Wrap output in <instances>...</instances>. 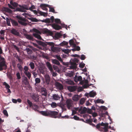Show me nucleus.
Here are the masks:
<instances>
[{
  "mask_svg": "<svg viewBox=\"0 0 132 132\" xmlns=\"http://www.w3.org/2000/svg\"><path fill=\"white\" fill-rule=\"evenodd\" d=\"M31 6L30 5H23L22 6L19 5L20 7L16 8L15 10L16 11L26 12V10H29L35 14H39L41 15H43L44 16L47 15V13L44 12L39 10H38L37 11L36 10H33V9H35V6L32 4H31Z\"/></svg>",
  "mask_w": 132,
  "mask_h": 132,
  "instance_id": "1",
  "label": "nucleus"
},
{
  "mask_svg": "<svg viewBox=\"0 0 132 132\" xmlns=\"http://www.w3.org/2000/svg\"><path fill=\"white\" fill-rule=\"evenodd\" d=\"M40 113L43 116H50L54 117L55 118L57 117L55 116H57L58 114V112L55 111H51L49 110H47L45 111H41Z\"/></svg>",
  "mask_w": 132,
  "mask_h": 132,
  "instance_id": "2",
  "label": "nucleus"
},
{
  "mask_svg": "<svg viewBox=\"0 0 132 132\" xmlns=\"http://www.w3.org/2000/svg\"><path fill=\"white\" fill-rule=\"evenodd\" d=\"M109 124L108 123H104L102 122L101 123H99L96 126L97 129L101 131H103L104 132H106L108 130Z\"/></svg>",
  "mask_w": 132,
  "mask_h": 132,
  "instance_id": "3",
  "label": "nucleus"
},
{
  "mask_svg": "<svg viewBox=\"0 0 132 132\" xmlns=\"http://www.w3.org/2000/svg\"><path fill=\"white\" fill-rule=\"evenodd\" d=\"M33 30L35 32L33 34V36L38 39L42 40V38L40 36V34H41V32L36 29H33Z\"/></svg>",
  "mask_w": 132,
  "mask_h": 132,
  "instance_id": "4",
  "label": "nucleus"
},
{
  "mask_svg": "<svg viewBox=\"0 0 132 132\" xmlns=\"http://www.w3.org/2000/svg\"><path fill=\"white\" fill-rule=\"evenodd\" d=\"M22 15L32 22H37V19L35 18H32V15L29 13L25 12L23 13Z\"/></svg>",
  "mask_w": 132,
  "mask_h": 132,
  "instance_id": "5",
  "label": "nucleus"
},
{
  "mask_svg": "<svg viewBox=\"0 0 132 132\" xmlns=\"http://www.w3.org/2000/svg\"><path fill=\"white\" fill-rule=\"evenodd\" d=\"M18 22L20 24L24 26L28 24L27 20L25 18L20 16L18 18Z\"/></svg>",
  "mask_w": 132,
  "mask_h": 132,
  "instance_id": "6",
  "label": "nucleus"
},
{
  "mask_svg": "<svg viewBox=\"0 0 132 132\" xmlns=\"http://www.w3.org/2000/svg\"><path fill=\"white\" fill-rule=\"evenodd\" d=\"M74 80L76 82L80 81L79 83L82 85L84 84L83 81H82V78L81 76L78 77L76 75L74 78Z\"/></svg>",
  "mask_w": 132,
  "mask_h": 132,
  "instance_id": "7",
  "label": "nucleus"
},
{
  "mask_svg": "<svg viewBox=\"0 0 132 132\" xmlns=\"http://www.w3.org/2000/svg\"><path fill=\"white\" fill-rule=\"evenodd\" d=\"M10 4H8V5L9 7L11 9H14L15 7H16L18 5L17 3L13 2L12 1L10 2Z\"/></svg>",
  "mask_w": 132,
  "mask_h": 132,
  "instance_id": "8",
  "label": "nucleus"
},
{
  "mask_svg": "<svg viewBox=\"0 0 132 132\" xmlns=\"http://www.w3.org/2000/svg\"><path fill=\"white\" fill-rule=\"evenodd\" d=\"M67 106L68 109H70L72 106L73 104V101L71 99H68L66 101Z\"/></svg>",
  "mask_w": 132,
  "mask_h": 132,
  "instance_id": "9",
  "label": "nucleus"
},
{
  "mask_svg": "<svg viewBox=\"0 0 132 132\" xmlns=\"http://www.w3.org/2000/svg\"><path fill=\"white\" fill-rule=\"evenodd\" d=\"M31 96L32 98L36 102L38 101H39V96L36 94H32L31 95Z\"/></svg>",
  "mask_w": 132,
  "mask_h": 132,
  "instance_id": "10",
  "label": "nucleus"
},
{
  "mask_svg": "<svg viewBox=\"0 0 132 132\" xmlns=\"http://www.w3.org/2000/svg\"><path fill=\"white\" fill-rule=\"evenodd\" d=\"M45 83L47 85H48L50 82V79L49 76L48 75L46 74L45 76Z\"/></svg>",
  "mask_w": 132,
  "mask_h": 132,
  "instance_id": "11",
  "label": "nucleus"
},
{
  "mask_svg": "<svg viewBox=\"0 0 132 132\" xmlns=\"http://www.w3.org/2000/svg\"><path fill=\"white\" fill-rule=\"evenodd\" d=\"M76 86H68L67 87V89L69 90L71 92H72L75 91L77 89Z\"/></svg>",
  "mask_w": 132,
  "mask_h": 132,
  "instance_id": "12",
  "label": "nucleus"
},
{
  "mask_svg": "<svg viewBox=\"0 0 132 132\" xmlns=\"http://www.w3.org/2000/svg\"><path fill=\"white\" fill-rule=\"evenodd\" d=\"M41 93L43 95L46 96L47 95V91L45 88L42 87L41 88Z\"/></svg>",
  "mask_w": 132,
  "mask_h": 132,
  "instance_id": "13",
  "label": "nucleus"
},
{
  "mask_svg": "<svg viewBox=\"0 0 132 132\" xmlns=\"http://www.w3.org/2000/svg\"><path fill=\"white\" fill-rule=\"evenodd\" d=\"M70 63L71 66H70V68L71 69H75V70H76L77 69V64L75 62H72L71 61Z\"/></svg>",
  "mask_w": 132,
  "mask_h": 132,
  "instance_id": "14",
  "label": "nucleus"
},
{
  "mask_svg": "<svg viewBox=\"0 0 132 132\" xmlns=\"http://www.w3.org/2000/svg\"><path fill=\"white\" fill-rule=\"evenodd\" d=\"M54 20V17L53 16L51 17V19H47L45 20H43L42 21L43 22H45L48 23L52 22Z\"/></svg>",
  "mask_w": 132,
  "mask_h": 132,
  "instance_id": "15",
  "label": "nucleus"
},
{
  "mask_svg": "<svg viewBox=\"0 0 132 132\" xmlns=\"http://www.w3.org/2000/svg\"><path fill=\"white\" fill-rule=\"evenodd\" d=\"M5 32V31L2 30L0 31V38L2 40H4V36Z\"/></svg>",
  "mask_w": 132,
  "mask_h": 132,
  "instance_id": "16",
  "label": "nucleus"
},
{
  "mask_svg": "<svg viewBox=\"0 0 132 132\" xmlns=\"http://www.w3.org/2000/svg\"><path fill=\"white\" fill-rule=\"evenodd\" d=\"M55 85L56 87L60 90L62 89L63 88V87L62 85L59 83H56Z\"/></svg>",
  "mask_w": 132,
  "mask_h": 132,
  "instance_id": "17",
  "label": "nucleus"
},
{
  "mask_svg": "<svg viewBox=\"0 0 132 132\" xmlns=\"http://www.w3.org/2000/svg\"><path fill=\"white\" fill-rule=\"evenodd\" d=\"M52 62L53 63L55 64H56L59 66L60 67H61V65L60 64V63L56 59L52 60Z\"/></svg>",
  "mask_w": 132,
  "mask_h": 132,
  "instance_id": "18",
  "label": "nucleus"
},
{
  "mask_svg": "<svg viewBox=\"0 0 132 132\" xmlns=\"http://www.w3.org/2000/svg\"><path fill=\"white\" fill-rule=\"evenodd\" d=\"M53 99L55 100H57L60 98V97L57 94H54L52 96Z\"/></svg>",
  "mask_w": 132,
  "mask_h": 132,
  "instance_id": "19",
  "label": "nucleus"
},
{
  "mask_svg": "<svg viewBox=\"0 0 132 132\" xmlns=\"http://www.w3.org/2000/svg\"><path fill=\"white\" fill-rule=\"evenodd\" d=\"M51 48L52 52H57L59 50L58 47H54V46L51 47Z\"/></svg>",
  "mask_w": 132,
  "mask_h": 132,
  "instance_id": "20",
  "label": "nucleus"
},
{
  "mask_svg": "<svg viewBox=\"0 0 132 132\" xmlns=\"http://www.w3.org/2000/svg\"><path fill=\"white\" fill-rule=\"evenodd\" d=\"M79 98L80 96L79 95H75L72 97V100L73 101H76L79 100Z\"/></svg>",
  "mask_w": 132,
  "mask_h": 132,
  "instance_id": "21",
  "label": "nucleus"
},
{
  "mask_svg": "<svg viewBox=\"0 0 132 132\" xmlns=\"http://www.w3.org/2000/svg\"><path fill=\"white\" fill-rule=\"evenodd\" d=\"M46 64L47 66L50 71H52L53 69L50 63L49 62H47L46 63Z\"/></svg>",
  "mask_w": 132,
  "mask_h": 132,
  "instance_id": "22",
  "label": "nucleus"
},
{
  "mask_svg": "<svg viewBox=\"0 0 132 132\" xmlns=\"http://www.w3.org/2000/svg\"><path fill=\"white\" fill-rule=\"evenodd\" d=\"M48 5L45 4H41L40 5L41 8L44 10L47 11V9L46 8Z\"/></svg>",
  "mask_w": 132,
  "mask_h": 132,
  "instance_id": "23",
  "label": "nucleus"
},
{
  "mask_svg": "<svg viewBox=\"0 0 132 132\" xmlns=\"http://www.w3.org/2000/svg\"><path fill=\"white\" fill-rule=\"evenodd\" d=\"M65 82L68 85H74V83L73 81L69 80H66L65 81Z\"/></svg>",
  "mask_w": 132,
  "mask_h": 132,
  "instance_id": "24",
  "label": "nucleus"
},
{
  "mask_svg": "<svg viewBox=\"0 0 132 132\" xmlns=\"http://www.w3.org/2000/svg\"><path fill=\"white\" fill-rule=\"evenodd\" d=\"M3 10L6 12H7L9 13H12V11L7 7H4L3 8Z\"/></svg>",
  "mask_w": 132,
  "mask_h": 132,
  "instance_id": "25",
  "label": "nucleus"
},
{
  "mask_svg": "<svg viewBox=\"0 0 132 132\" xmlns=\"http://www.w3.org/2000/svg\"><path fill=\"white\" fill-rule=\"evenodd\" d=\"M52 27L54 28L57 30H59L61 28L60 26L55 24H53Z\"/></svg>",
  "mask_w": 132,
  "mask_h": 132,
  "instance_id": "26",
  "label": "nucleus"
},
{
  "mask_svg": "<svg viewBox=\"0 0 132 132\" xmlns=\"http://www.w3.org/2000/svg\"><path fill=\"white\" fill-rule=\"evenodd\" d=\"M89 96L91 97H93L96 95V93L93 91H92L89 93Z\"/></svg>",
  "mask_w": 132,
  "mask_h": 132,
  "instance_id": "27",
  "label": "nucleus"
},
{
  "mask_svg": "<svg viewBox=\"0 0 132 132\" xmlns=\"http://www.w3.org/2000/svg\"><path fill=\"white\" fill-rule=\"evenodd\" d=\"M11 32L12 34L16 36H18L19 35V32L15 29H12Z\"/></svg>",
  "mask_w": 132,
  "mask_h": 132,
  "instance_id": "28",
  "label": "nucleus"
},
{
  "mask_svg": "<svg viewBox=\"0 0 132 132\" xmlns=\"http://www.w3.org/2000/svg\"><path fill=\"white\" fill-rule=\"evenodd\" d=\"M53 67L54 70H55L56 71L58 72H59L60 71V70L57 66L54 65H53Z\"/></svg>",
  "mask_w": 132,
  "mask_h": 132,
  "instance_id": "29",
  "label": "nucleus"
},
{
  "mask_svg": "<svg viewBox=\"0 0 132 132\" xmlns=\"http://www.w3.org/2000/svg\"><path fill=\"white\" fill-rule=\"evenodd\" d=\"M26 38L30 40H32L33 39L32 36L28 34H26L25 36Z\"/></svg>",
  "mask_w": 132,
  "mask_h": 132,
  "instance_id": "30",
  "label": "nucleus"
},
{
  "mask_svg": "<svg viewBox=\"0 0 132 132\" xmlns=\"http://www.w3.org/2000/svg\"><path fill=\"white\" fill-rule=\"evenodd\" d=\"M96 103H101L103 104L104 103V101H103L102 99H98L96 101H95Z\"/></svg>",
  "mask_w": 132,
  "mask_h": 132,
  "instance_id": "31",
  "label": "nucleus"
},
{
  "mask_svg": "<svg viewBox=\"0 0 132 132\" xmlns=\"http://www.w3.org/2000/svg\"><path fill=\"white\" fill-rule=\"evenodd\" d=\"M11 22L12 24L14 26H18V23L15 20H11Z\"/></svg>",
  "mask_w": 132,
  "mask_h": 132,
  "instance_id": "32",
  "label": "nucleus"
},
{
  "mask_svg": "<svg viewBox=\"0 0 132 132\" xmlns=\"http://www.w3.org/2000/svg\"><path fill=\"white\" fill-rule=\"evenodd\" d=\"M62 51L63 52L65 53L68 54L71 51V50H69L68 49H63L62 50Z\"/></svg>",
  "mask_w": 132,
  "mask_h": 132,
  "instance_id": "33",
  "label": "nucleus"
},
{
  "mask_svg": "<svg viewBox=\"0 0 132 132\" xmlns=\"http://www.w3.org/2000/svg\"><path fill=\"white\" fill-rule=\"evenodd\" d=\"M69 44L71 45H72L73 46H75L76 44L75 43L74 41L72 40L71 39L69 41Z\"/></svg>",
  "mask_w": 132,
  "mask_h": 132,
  "instance_id": "34",
  "label": "nucleus"
},
{
  "mask_svg": "<svg viewBox=\"0 0 132 132\" xmlns=\"http://www.w3.org/2000/svg\"><path fill=\"white\" fill-rule=\"evenodd\" d=\"M35 85H36L37 84H39L41 80L39 78H35Z\"/></svg>",
  "mask_w": 132,
  "mask_h": 132,
  "instance_id": "35",
  "label": "nucleus"
},
{
  "mask_svg": "<svg viewBox=\"0 0 132 132\" xmlns=\"http://www.w3.org/2000/svg\"><path fill=\"white\" fill-rule=\"evenodd\" d=\"M6 20L7 22V24L8 26H10L11 24L10 22L11 21V20L12 19H9L8 18H6Z\"/></svg>",
  "mask_w": 132,
  "mask_h": 132,
  "instance_id": "36",
  "label": "nucleus"
},
{
  "mask_svg": "<svg viewBox=\"0 0 132 132\" xmlns=\"http://www.w3.org/2000/svg\"><path fill=\"white\" fill-rule=\"evenodd\" d=\"M25 75L28 77L29 79H30L31 77V74L30 72H27L24 73Z\"/></svg>",
  "mask_w": 132,
  "mask_h": 132,
  "instance_id": "37",
  "label": "nucleus"
},
{
  "mask_svg": "<svg viewBox=\"0 0 132 132\" xmlns=\"http://www.w3.org/2000/svg\"><path fill=\"white\" fill-rule=\"evenodd\" d=\"M23 82L25 85H28V81L27 79V77H25L24 78Z\"/></svg>",
  "mask_w": 132,
  "mask_h": 132,
  "instance_id": "38",
  "label": "nucleus"
},
{
  "mask_svg": "<svg viewBox=\"0 0 132 132\" xmlns=\"http://www.w3.org/2000/svg\"><path fill=\"white\" fill-rule=\"evenodd\" d=\"M80 109H79V111L80 112V113L83 114L86 113L87 109L86 108L84 107L83 109L81 111H80Z\"/></svg>",
  "mask_w": 132,
  "mask_h": 132,
  "instance_id": "39",
  "label": "nucleus"
},
{
  "mask_svg": "<svg viewBox=\"0 0 132 132\" xmlns=\"http://www.w3.org/2000/svg\"><path fill=\"white\" fill-rule=\"evenodd\" d=\"M85 99L84 98H82L80 100L79 102L80 104L81 105L83 104L85 102Z\"/></svg>",
  "mask_w": 132,
  "mask_h": 132,
  "instance_id": "40",
  "label": "nucleus"
},
{
  "mask_svg": "<svg viewBox=\"0 0 132 132\" xmlns=\"http://www.w3.org/2000/svg\"><path fill=\"white\" fill-rule=\"evenodd\" d=\"M25 50L26 51V52L28 54H31L32 53L31 50L29 48H26Z\"/></svg>",
  "mask_w": 132,
  "mask_h": 132,
  "instance_id": "41",
  "label": "nucleus"
},
{
  "mask_svg": "<svg viewBox=\"0 0 132 132\" xmlns=\"http://www.w3.org/2000/svg\"><path fill=\"white\" fill-rule=\"evenodd\" d=\"M50 105L51 107L53 108H55L57 106V104L55 102H52Z\"/></svg>",
  "mask_w": 132,
  "mask_h": 132,
  "instance_id": "42",
  "label": "nucleus"
},
{
  "mask_svg": "<svg viewBox=\"0 0 132 132\" xmlns=\"http://www.w3.org/2000/svg\"><path fill=\"white\" fill-rule=\"evenodd\" d=\"M35 70L33 71L31 73L33 75V77L34 78H35L38 75V73L35 72Z\"/></svg>",
  "mask_w": 132,
  "mask_h": 132,
  "instance_id": "43",
  "label": "nucleus"
},
{
  "mask_svg": "<svg viewBox=\"0 0 132 132\" xmlns=\"http://www.w3.org/2000/svg\"><path fill=\"white\" fill-rule=\"evenodd\" d=\"M68 42L65 41H63L61 43H60V45L61 46H63L65 45H66L68 44Z\"/></svg>",
  "mask_w": 132,
  "mask_h": 132,
  "instance_id": "44",
  "label": "nucleus"
},
{
  "mask_svg": "<svg viewBox=\"0 0 132 132\" xmlns=\"http://www.w3.org/2000/svg\"><path fill=\"white\" fill-rule=\"evenodd\" d=\"M29 65L30 66L31 68L32 69H33L35 68V65L34 63L32 62H31L29 64Z\"/></svg>",
  "mask_w": 132,
  "mask_h": 132,
  "instance_id": "45",
  "label": "nucleus"
},
{
  "mask_svg": "<svg viewBox=\"0 0 132 132\" xmlns=\"http://www.w3.org/2000/svg\"><path fill=\"white\" fill-rule=\"evenodd\" d=\"M29 68L27 66H25L24 68V73L28 72Z\"/></svg>",
  "mask_w": 132,
  "mask_h": 132,
  "instance_id": "46",
  "label": "nucleus"
},
{
  "mask_svg": "<svg viewBox=\"0 0 132 132\" xmlns=\"http://www.w3.org/2000/svg\"><path fill=\"white\" fill-rule=\"evenodd\" d=\"M38 107V106L37 105L35 104L33 105L32 106V109L35 111L37 110Z\"/></svg>",
  "mask_w": 132,
  "mask_h": 132,
  "instance_id": "47",
  "label": "nucleus"
},
{
  "mask_svg": "<svg viewBox=\"0 0 132 132\" xmlns=\"http://www.w3.org/2000/svg\"><path fill=\"white\" fill-rule=\"evenodd\" d=\"M61 35L60 33H57L56 34L55 36L56 38H60Z\"/></svg>",
  "mask_w": 132,
  "mask_h": 132,
  "instance_id": "48",
  "label": "nucleus"
},
{
  "mask_svg": "<svg viewBox=\"0 0 132 132\" xmlns=\"http://www.w3.org/2000/svg\"><path fill=\"white\" fill-rule=\"evenodd\" d=\"M3 85L5 86L6 88V89H7L8 88H9L10 87V86L8 84H7L5 82H4L3 83Z\"/></svg>",
  "mask_w": 132,
  "mask_h": 132,
  "instance_id": "49",
  "label": "nucleus"
},
{
  "mask_svg": "<svg viewBox=\"0 0 132 132\" xmlns=\"http://www.w3.org/2000/svg\"><path fill=\"white\" fill-rule=\"evenodd\" d=\"M88 122H89V123L90 125H92V126H93V127H96V128L97 129L96 127L97 125L96 126H95L94 124L92 123V121H91L90 120H88Z\"/></svg>",
  "mask_w": 132,
  "mask_h": 132,
  "instance_id": "50",
  "label": "nucleus"
},
{
  "mask_svg": "<svg viewBox=\"0 0 132 132\" xmlns=\"http://www.w3.org/2000/svg\"><path fill=\"white\" fill-rule=\"evenodd\" d=\"M3 113L7 117L8 116V114L7 111L6 110H4L3 111Z\"/></svg>",
  "mask_w": 132,
  "mask_h": 132,
  "instance_id": "51",
  "label": "nucleus"
},
{
  "mask_svg": "<svg viewBox=\"0 0 132 132\" xmlns=\"http://www.w3.org/2000/svg\"><path fill=\"white\" fill-rule=\"evenodd\" d=\"M16 76L18 79H20L21 78L20 73L18 72L16 74Z\"/></svg>",
  "mask_w": 132,
  "mask_h": 132,
  "instance_id": "52",
  "label": "nucleus"
},
{
  "mask_svg": "<svg viewBox=\"0 0 132 132\" xmlns=\"http://www.w3.org/2000/svg\"><path fill=\"white\" fill-rule=\"evenodd\" d=\"M17 67L20 70L22 71V66L20 64H17Z\"/></svg>",
  "mask_w": 132,
  "mask_h": 132,
  "instance_id": "53",
  "label": "nucleus"
},
{
  "mask_svg": "<svg viewBox=\"0 0 132 132\" xmlns=\"http://www.w3.org/2000/svg\"><path fill=\"white\" fill-rule=\"evenodd\" d=\"M56 58L61 62H62V60L61 57L58 55L56 56Z\"/></svg>",
  "mask_w": 132,
  "mask_h": 132,
  "instance_id": "54",
  "label": "nucleus"
},
{
  "mask_svg": "<svg viewBox=\"0 0 132 132\" xmlns=\"http://www.w3.org/2000/svg\"><path fill=\"white\" fill-rule=\"evenodd\" d=\"M52 74V76L53 77H55L57 75V73L55 72H54L53 70L52 71H51Z\"/></svg>",
  "mask_w": 132,
  "mask_h": 132,
  "instance_id": "55",
  "label": "nucleus"
},
{
  "mask_svg": "<svg viewBox=\"0 0 132 132\" xmlns=\"http://www.w3.org/2000/svg\"><path fill=\"white\" fill-rule=\"evenodd\" d=\"M27 102L29 105L30 107H31L32 106V103L29 100H27Z\"/></svg>",
  "mask_w": 132,
  "mask_h": 132,
  "instance_id": "56",
  "label": "nucleus"
},
{
  "mask_svg": "<svg viewBox=\"0 0 132 132\" xmlns=\"http://www.w3.org/2000/svg\"><path fill=\"white\" fill-rule=\"evenodd\" d=\"M85 56L83 54H82V55H81V57H80V59L82 60H85Z\"/></svg>",
  "mask_w": 132,
  "mask_h": 132,
  "instance_id": "57",
  "label": "nucleus"
},
{
  "mask_svg": "<svg viewBox=\"0 0 132 132\" xmlns=\"http://www.w3.org/2000/svg\"><path fill=\"white\" fill-rule=\"evenodd\" d=\"M55 22L57 23H61L60 20L59 19H55Z\"/></svg>",
  "mask_w": 132,
  "mask_h": 132,
  "instance_id": "58",
  "label": "nucleus"
},
{
  "mask_svg": "<svg viewBox=\"0 0 132 132\" xmlns=\"http://www.w3.org/2000/svg\"><path fill=\"white\" fill-rule=\"evenodd\" d=\"M85 64L84 63H81L79 64V67L81 68H83L84 67Z\"/></svg>",
  "mask_w": 132,
  "mask_h": 132,
  "instance_id": "59",
  "label": "nucleus"
},
{
  "mask_svg": "<svg viewBox=\"0 0 132 132\" xmlns=\"http://www.w3.org/2000/svg\"><path fill=\"white\" fill-rule=\"evenodd\" d=\"M73 47H75L76 51H79L80 49V47L79 46H76V45L75 46H73Z\"/></svg>",
  "mask_w": 132,
  "mask_h": 132,
  "instance_id": "60",
  "label": "nucleus"
},
{
  "mask_svg": "<svg viewBox=\"0 0 132 132\" xmlns=\"http://www.w3.org/2000/svg\"><path fill=\"white\" fill-rule=\"evenodd\" d=\"M71 118L72 119L73 118L74 119L77 120H78L79 119V118L76 116H75L73 117H71Z\"/></svg>",
  "mask_w": 132,
  "mask_h": 132,
  "instance_id": "61",
  "label": "nucleus"
},
{
  "mask_svg": "<svg viewBox=\"0 0 132 132\" xmlns=\"http://www.w3.org/2000/svg\"><path fill=\"white\" fill-rule=\"evenodd\" d=\"M48 45L51 46V47L54 46V43L53 42H48Z\"/></svg>",
  "mask_w": 132,
  "mask_h": 132,
  "instance_id": "62",
  "label": "nucleus"
},
{
  "mask_svg": "<svg viewBox=\"0 0 132 132\" xmlns=\"http://www.w3.org/2000/svg\"><path fill=\"white\" fill-rule=\"evenodd\" d=\"M29 47L30 48H31L33 50H34L35 51H37V50L36 48L33 47L31 46H29Z\"/></svg>",
  "mask_w": 132,
  "mask_h": 132,
  "instance_id": "63",
  "label": "nucleus"
},
{
  "mask_svg": "<svg viewBox=\"0 0 132 132\" xmlns=\"http://www.w3.org/2000/svg\"><path fill=\"white\" fill-rule=\"evenodd\" d=\"M50 8V11L51 12H54L55 11V10L52 7H49Z\"/></svg>",
  "mask_w": 132,
  "mask_h": 132,
  "instance_id": "64",
  "label": "nucleus"
}]
</instances>
